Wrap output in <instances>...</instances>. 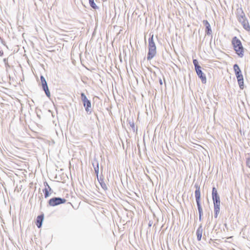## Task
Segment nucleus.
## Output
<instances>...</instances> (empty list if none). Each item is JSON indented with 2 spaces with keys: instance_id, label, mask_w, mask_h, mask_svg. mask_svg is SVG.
I'll list each match as a JSON object with an SVG mask.
<instances>
[{
  "instance_id": "obj_17",
  "label": "nucleus",
  "mask_w": 250,
  "mask_h": 250,
  "mask_svg": "<svg viewBox=\"0 0 250 250\" xmlns=\"http://www.w3.org/2000/svg\"><path fill=\"white\" fill-rule=\"evenodd\" d=\"M43 192L44 193V197L45 198H48L50 195V194L51 193V191H48V190H47V189H43Z\"/></svg>"
},
{
  "instance_id": "obj_25",
  "label": "nucleus",
  "mask_w": 250,
  "mask_h": 250,
  "mask_svg": "<svg viewBox=\"0 0 250 250\" xmlns=\"http://www.w3.org/2000/svg\"><path fill=\"white\" fill-rule=\"evenodd\" d=\"M160 84H162V80H160Z\"/></svg>"
},
{
  "instance_id": "obj_6",
  "label": "nucleus",
  "mask_w": 250,
  "mask_h": 250,
  "mask_svg": "<svg viewBox=\"0 0 250 250\" xmlns=\"http://www.w3.org/2000/svg\"><path fill=\"white\" fill-rule=\"evenodd\" d=\"M66 200L60 197H54L49 200V205L51 206H56L65 203Z\"/></svg>"
},
{
  "instance_id": "obj_15",
  "label": "nucleus",
  "mask_w": 250,
  "mask_h": 250,
  "mask_svg": "<svg viewBox=\"0 0 250 250\" xmlns=\"http://www.w3.org/2000/svg\"><path fill=\"white\" fill-rule=\"evenodd\" d=\"M92 165L94 167V169L95 172V173L97 175V176H98L99 173V163L97 161H95L94 162L92 163Z\"/></svg>"
},
{
  "instance_id": "obj_12",
  "label": "nucleus",
  "mask_w": 250,
  "mask_h": 250,
  "mask_svg": "<svg viewBox=\"0 0 250 250\" xmlns=\"http://www.w3.org/2000/svg\"><path fill=\"white\" fill-rule=\"evenodd\" d=\"M203 231L202 226L201 224L196 231L197 239L198 241H200L201 239Z\"/></svg>"
},
{
  "instance_id": "obj_19",
  "label": "nucleus",
  "mask_w": 250,
  "mask_h": 250,
  "mask_svg": "<svg viewBox=\"0 0 250 250\" xmlns=\"http://www.w3.org/2000/svg\"><path fill=\"white\" fill-rule=\"evenodd\" d=\"M193 64L195 66V69H197L198 68H200L201 66L199 65V63H198V62L197 60L196 59H194L193 60Z\"/></svg>"
},
{
  "instance_id": "obj_9",
  "label": "nucleus",
  "mask_w": 250,
  "mask_h": 250,
  "mask_svg": "<svg viewBox=\"0 0 250 250\" xmlns=\"http://www.w3.org/2000/svg\"><path fill=\"white\" fill-rule=\"evenodd\" d=\"M239 22H240L243 26V28L246 30L247 31H249L250 30V25L249 23L248 20L246 17L242 19V20H240L238 21Z\"/></svg>"
},
{
  "instance_id": "obj_3",
  "label": "nucleus",
  "mask_w": 250,
  "mask_h": 250,
  "mask_svg": "<svg viewBox=\"0 0 250 250\" xmlns=\"http://www.w3.org/2000/svg\"><path fill=\"white\" fill-rule=\"evenodd\" d=\"M195 187L196 188V190L195 191V196L196 198V201L198 207V210L199 211V220H201L202 216L203 214V209L201 207V204H200V197H201V194H200V187L198 186L197 184L195 185Z\"/></svg>"
},
{
  "instance_id": "obj_11",
  "label": "nucleus",
  "mask_w": 250,
  "mask_h": 250,
  "mask_svg": "<svg viewBox=\"0 0 250 250\" xmlns=\"http://www.w3.org/2000/svg\"><path fill=\"white\" fill-rule=\"evenodd\" d=\"M203 23L204 25L206 26V33L208 35H210L212 33V31L209 23L207 21H204Z\"/></svg>"
},
{
  "instance_id": "obj_2",
  "label": "nucleus",
  "mask_w": 250,
  "mask_h": 250,
  "mask_svg": "<svg viewBox=\"0 0 250 250\" xmlns=\"http://www.w3.org/2000/svg\"><path fill=\"white\" fill-rule=\"evenodd\" d=\"M232 44L236 54L239 57H242L244 55V48L241 41L236 37H234L232 38Z\"/></svg>"
},
{
  "instance_id": "obj_4",
  "label": "nucleus",
  "mask_w": 250,
  "mask_h": 250,
  "mask_svg": "<svg viewBox=\"0 0 250 250\" xmlns=\"http://www.w3.org/2000/svg\"><path fill=\"white\" fill-rule=\"evenodd\" d=\"M212 199L214 204V217L216 218L220 212V200L219 195L212 196Z\"/></svg>"
},
{
  "instance_id": "obj_1",
  "label": "nucleus",
  "mask_w": 250,
  "mask_h": 250,
  "mask_svg": "<svg viewBox=\"0 0 250 250\" xmlns=\"http://www.w3.org/2000/svg\"><path fill=\"white\" fill-rule=\"evenodd\" d=\"M156 54V47L153 41V35L148 39V52L147 54V60H151Z\"/></svg>"
},
{
  "instance_id": "obj_21",
  "label": "nucleus",
  "mask_w": 250,
  "mask_h": 250,
  "mask_svg": "<svg viewBox=\"0 0 250 250\" xmlns=\"http://www.w3.org/2000/svg\"><path fill=\"white\" fill-rule=\"evenodd\" d=\"M43 185L45 187L44 189H47V190H48V191H52L51 188L50 187V186L48 185V183L46 182H44Z\"/></svg>"
},
{
  "instance_id": "obj_13",
  "label": "nucleus",
  "mask_w": 250,
  "mask_h": 250,
  "mask_svg": "<svg viewBox=\"0 0 250 250\" xmlns=\"http://www.w3.org/2000/svg\"><path fill=\"white\" fill-rule=\"evenodd\" d=\"M236 77L237 78L240 88L241 89H243L244 82H243V76L242 74L237 75V76H236Z\"/></svg>"
},
{
  "instance_id": "obj_5",
  "label": "nucleus",
  "mask_w": 250,
  "mask_h": 250,
  "mask_svg": "<svg viewBox=\"0 0 250 250\" xmlns=\"http://www.w3.org/2000/svg\"><path fill=\"white\" fill-rule=\"evenodd\" d=\"M81 100L83 103V106L85 108V111L88 113V112L91 113V102L88 100L86 96L83 93H82L81 94Z\"/></svg>"
},
{
  "instance_id": "obj_24",
  "label": "nucleus",
  "mask_w": 250,
  "mask_h": 250,
  "mask_svg": "<svg viewBox=\"0 0 250 250\" xmlns=\"http://www.w3.org/2000/svg\"><path fill=\"white\" fill-rule=\"evenodd\" d=\"M3 55V52L0 51V56H2Z\"/></svg>"
},
{
  "instance_id": "obj_10",
  "label": "nucleus",
  "mask_w": 250,
  "mask_h": 250,
  "mask_svg": "<svg viewBox=\"0 0 250 250\" xmlns=\"http://www.w3.org/2000/svg\"><path fill=\"white\" fill-rule=\"evenodd\" d=\"M236 15L238 21L246 17L245 14L241 7H239L236 9Z\"/></svg>"
},
{
  "instance_id": "obj_23",
  "label": "nucleus",
  "mask_w": 250,
  "mask_h": 250,
  "mask_svg": "<svg viewBox=\"0 0 250 250\" xmlns=\"http://www.w3.org/2000/svg\"><path fill=\"white\" fill-rule=\"evenodd\" d=\"M247 166H248L249 167H250V157L247 159Z\"/></svg>"
},
{
  "instance_id": "obj_16",
  "label": "nucleus",
  "mask_w": 250,
  "mask_h": 250,
  "mask_svg": "<svg viewBox=\"0 0 250 250\" xmlns=\"http://www.w3.org/2000/svg\"><path fill=\"white\" fill-rule=\"evenodd\" d=\"M233 69L236 76L242 74L241 71L238 64H235L233 65Z\"/></svg>"
},
{
  "instance_id": "obj_20",
  "label": "nucleus",
  "mask_w": 250,
  "mask_h": 250,
  "mask_svg": "<svg viewBox=\"0 0 250 250\" xmlns=\"http://www.w3.org/2000/svg\"><path fill=\"white\" fill-rule=\"evenodd\" d=\"M100 185L102 187V188L104 190H106L107 189V187L106 185L105 184V183L102 180H101V181H100Z\"/></svg>"
},
{
  "instance_id": "obj_8",
  "label": "nucleus",
  "mask_w": 250,
  "mask_h": 250,
  "mask_svg": "<svg viewBox=\"0 0 250 250\" xmlns=\"http://www.w3.org/2000/svg\"><path fill=\"white\" fill-rule=\"evenodd\" d=\"M195 70L198 76L201 79L202 82L203 83H205L207 82V78L206 75L201 70V67L199 68H198L197 69H195Z\"/></svg>"
},
{
  "instance_id": "obj_14",
  "label": "nucleus",
  "mask_w": 250,
  "mask_h": 250,
  "mask_svg": "<svg viewBox=\"0 0 250 250\" xmlns=\"http://www.w3.org/2000/svg\"><path fill=\"white\" fill-rule=\"evenodd\" d=\"M43 220V215H39L37 217L36 225L39 228L41 227V226L42 225Z\"/></svg>"
},
{
  "instance_id": "obj_18",
  "label": "nucleus",
  "mask_w": 250,
  "mask_h": 250,
  "mask_svg": "<svg viewBox=\"0 0 250 250\" xmlns=\"http://www.w3.org/2000/svg\"><path fill=\"white\" fill-rule=\"evenodd\" d=\"M89 3L91 7L94 9H96L97 8V6L95 3L94 0H89Z\"/></svg>"
},
{
  "instance_id": "obj_7",
  "label": "nucleus",
  "mask_w": 250,
  "mask_h": 250,
  "mask_svg": "<svg viewBox=\"0 0 250 250\" xmlns=\"http://www.w3.org/2000/svg\"><path fill=\"white\" fill-rule=\"evenodd\" d=\"M41 80L43 90L44 91L46 96L48 97H50V93L49 92V89H48V87L47 86V82L43 76H41Z\"/></svg>"
},
{
  "instance_id": "obj_22",
  "label": "nucleus",
  "mask_w": 250,
  "mask_h": 250,
  "mask_svg": "<svg viewBox=\"0 0 250 250\" xmlns=\"http://www.w3.org/2000/svg\"><path fill=\"white\" fill-rule=\"evenodd\" d=\"M218 195V194L217 193V189H216L215 188L213 187L212 188V196H213Z\"/></svg>"
}]
</instances>
